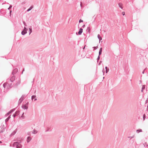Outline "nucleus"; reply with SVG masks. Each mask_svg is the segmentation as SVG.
Here are the masks:
<instances>
[{"instance_id":"26","label":"nucleus","mask_w":148,"mask_h":148,"mask_svg":"<svg viewBox=\"0 0 148 148\" xmlns=\"http://www.w3.org/2000/svg\"><path fill=\"white\" fill-rule=\"evenodd\" d=\"M23 114H24V113H23V114H22V116H21V117H23L24 116H23Z\"/></svg>"},{"instance_id":"15","label":"nucleus","mask_w":148,"mask_h":148,"mask_svg":"<svg viewBox=\"0 0 148 148\" xmlns=\"http://www.w3.org/2000/svg\"><path fill=\"white\" fill-rule=\"evenodd\" d=\"M145 118V115L144 114L143 116V120H144Z\"/></svg>"},{"instance_id":"1","label":"nucleus","mask_w":148,"mask_h":148,"mask_svg":"<svg viewBox=\"0 0 148 148\" xmlns=\"http://www.w3.org/2000/svg\"><path fill=\"white\" fill-rule=\"evenodd\" d=\"M13 145L14 147H16L17 148H21V145L17 142L14 143L13 144Z\"/></svg>"},{"instance_id":"23","label":"nucleus","mask_w":148,"mask_h":148,"mask_svg":"<svg viewBox=\"0 0 148 148\" xmlns=\"http://www.w3.org/2000/svg\"><path fill=\"white\" fill-rule=\"evenodd\" d=\"M35 131L34 130H33V133L34 134H35Z\"/></svg>"},{"instance_id":"31","label":"nucleus","mask_w":148,"mask_h":148,"mask_svg":"<svg viewBox=\"0 0 148 148\" xmlns=\"http://www.w3.org/2000/svg\"><path fill=\"white\" fill-rule=\"evenodd\" d=\"M0 132H2V130H1Z\"/></svg>"},{"instance_id":"12","label":"nucleus","mask_w":148,"mask_h":148,"mask_svg":"<svg viewBox=\"0 0 148 148\" xmlns=\"http://www.w3.org/2000/svg\"><path fill=\"white\" fill-rule=\"evenodd\" d=\"M36 97L35 96H32V99L33 100Z\"/></svg>"},{"instance_id":"3","label":"nucleus","mask_w":148,"mask_h":148,"mask_svg":"<svg viewBox=\"0 0 148 148\" xmlns=\"http://www.w3.org/2000/svg\"><path fill=\"white\" fill-rule=\"evenodd\" d=\"M26 33H27V29L26 28H25V27L24 28L22 32L21 33L22 35H24Z\"/></svg>"},{"instance_id":"35","label":"nucleus","mask_w":148,"mask_h":148,"mask_svg":"<svg viewBox=\"0 0 148 148\" xmlns=\"http://www.w3.org/2000/svg\"><path fill=\"white\" fill-rule=\"evenodd\" d=\"M147 108H148V106H147Z\"/></svg>"},{"instance_id":"7","label":"nucleus","mask_w":148,"mask_h":148,"mask_svg":"<svg viewBox=\"0 0 148 148\" xmlns=\"http://www.w3.org/2000/svg\"><path fill=\"white\" fill-rule=\"evenodd\" d=\"M102 51V48H101L100 49L99 51V55H100L101 54Z\"/></svg>"},{"instance_id":"18","label":"nucleus","mask_w":148,"mask_h":148,"mask_svg":"<svg viewBox=\"0 0 148 148\" xmlns=\"http://www.w3.org/2000/svg\"><path fill=\"white\" fill-rule=\"evenodd\" d=\"M29 30H30V33L31 32H32V31L31 29L29 28Z\"/></svg>"},{"instance_id":"16","label":"nucleus","mask_w":148,"mask_h":148,"mask_svg":"<svg viewBox=\"0 0 148 148\" xmlns=\"http://www.w3.org/2000/svg\"><path fill=\"white\" fill-rule=\"evenodd\" d=\"M109 71V69H106V73H107Z\"/></svg>"},{"instance_id":"10","label":"nucleus","mask_w":148,"mask_h":148,"mask_svg":"<svg viewBox=\"0 0 148 148\" xmlns=\"http://www.w3.org/2000/svg\"><path fill=\"white\" fill-rule=\"evenodd\" d=\"M19 111H17L16 112L15 114H16V115H17L19 114Z\"/></svg>"},{"instance_id":"33","label":"nucleus","mask_w":148,"mask_h":148,"mask_svg":"<svg viewBox=\"0 0 148 148\" xmlns=\"http://www.w3.org/2000/svg\"><path fill=\"white\" fill-rule=\"evenodd\" d=\"M11 7H10V8H11Z\"/></svg>"},{"instance_id":"29","label":"nucleus","mask_w":148,"mask_h":148,"mask_svg":"<svg viewBox=\"0 0 148 148\" xmlns=\"http://www.w3.org/2000/svg\"><path fill=\"white\" fill-rule=\"evenodd\" d=\"M36 100V99H34V100L35 101Z\"/></svg>"},{"instance_id":"9","label":"nucleus","mask_w":148,"mask_h":148,"mask_svg":"<svg viewBox=\"0 0 148 148\" xmlns=\"http://www.w3.org/2000/svg\"><path fill=\"white\" fill-rule=\"evenodd\" d=\"M33 6H31L29 9L27 10V11H29L31 10L33 8Z\"/></svg>"},{"instance_id":"17","label":"nucleus","mask_w":148,"mask_h":148,"mask_svg":"<svg viewBox=\"0 0 148 148\" xmlns=\"http://www.w3.org/2000/svg\"><path fill=\"white\" fill-rule=\"evenodd\" d=\"M83 21L81 19H80L79 20V23H81V22H82Z\"/></svg>"},{"instance_id":"6","label":"nucleus","mask_w":148,"mask_h":148,"mask_svg":"<svg viewBox=\"0 0 148 148\" xmlns=\"http://www.w3.org/2000/svg\"><path fill=\"white\" fill-rule=\"evenodd\" d=\"M97 37L99 39V43H100V40L102 39V38L99 34L98 35Z\"/></svg>"},{"instance_id":"2","label":"nucleus","mask_w":148,"mask_h":148,"mask_svg":"<svg viewBox=\"0 0 148 148\" xmlns=\"http://www.w3.org/2000/svg\"><path fill=\"white\" fill-rule=\"evenodd\" d=\"M10 86H9V84L7 83H5L3 84V86L4 88H5L6 87L9 88Z\"/></svg>"},{"instance_id":"20","label":"nucleus","mask_w":148,"mask_h":148,"mask_svg":"<svg viewBox=\"0 0 148 148\" xmlns=\"http://www.w3.org/2000/svg\"><path fill=\"white\" fill-rule=\"evenodd\" d=\"M122 14L123 15H124L125 14V13L124 12H123Z\"/></svg>"},{"instance_id":"5","label":"nucleus","mask_w":148,"mask_h":148,"mask_svg":"<svg viewBox=\"0 0 148 148\" xmlns=\"http://www.w3.org/2000/svg\"><path fill=\"white\" fill-rule=\"evenodd\" d=\"M83 32V29L82 28H80L79 32H78V34L79 35H80Z\"/></svg>"},{"instance_id":"21","label":"nucleus","mask_w":148,"mask_h":148,"mask_svg":"<svg viewBox=\"0 0 148 148\" xmlns=\"http://www.w3.org/2000/svg\"><path fill=\"white\" fill-rule=\"evenodd\" d=\"M17 116L16 115V114L15 113V114L13 115V116L14 117H15L16 116Z\"/></svg>"},{"instance_id":"19","label":"nucleus","mask_w":148,"mask_h":148,"mask_svg":"<svg viewBox=\"0 0 148 148\" xmlns=\"http://www.w3.org/2000/svg\"><path fill=\"white\" fill-rule=\"evenodd\" d=\"M93 48L94 49V50H95L97 49V47H94Z\"/></svg>"},{"instance_id":"32","label":"nucleus","mask_w":148,"mask_h":148,"mask_svg":"<svg viewBox=\"0 0 148 148\" xmlns=\"http://www.w3.org/2000/svg\"><path fill=\"white\" fill-rule=\"evenodd\" d=\"M85 48V46L84 47V49Z\"/></svg>"},{"instance_id":"34","label":"nucleus","mask_w":148,"mask_h":148,"mask_svg":"<svg viewBox=\"0 0 148 148\" xmlns=\"http://www.w3.org/2000/svg\"><path fill=\"white\" fill-rule=\"evenodd\" d=\"M11 12H12V11H10V13H11Z\"/></svg>"},{"instance_id":"8","label":"nucleus","mask_w":148,"mask_h":148,"mask_svg":"<svg viewBox=\"0 0 148 148\" xmlns=\"http://www.w3.org/2000/svg\"><path fill=\"white\" fill-rule=\"evenodd\" d=\"M31 139V138L29 137H28L27 138V142H29Z\"/></svg>"},{"instance_id":"22","label":"nucleus","mask_w":148,"mask_h":148,"mask_svg":"<svg viewBox=\"0 0 148 148\" xmlns=\"http://www.w3.org/2000/svg\"><path fill=\"white\" fill-rule=\"evenodd\" d=\"M137 131H139V132H140L142 131V130H137Z\"/></svg>"},{"instance_id":"13","label":"nucleus","mask_w":148,"mask_h":148,"mask_svg":"<svg viewBox=\"0 0 148 148\" xmlns=\"http://www.w3.org/2000/svg\"><path fill=\"white\" fill-rule=\"evenodd\" d=\"M119 6L121 8V9H122L123 8V7H122V5H121V4H119Z\"/></svg>"},{"instance_id":"24","label":"nucleus","mask_w":148,"mask_h":148,"mask_svg":"<svg viewBox=\"0 0 148 148\" xmlns=\"http://www.w3.org/2000/svg\"><path fill=\"white\" fill-rule=\"evenodd\" d=\"M11 112H9L8 113V115H9V114H10Z\"/></svg>"},{"instance_id":"28","label":"nucleus","mask_w":148,"mask_h":148,"mask_svg":"<svg viewBox=\"0 0 148 148\" xmlns=\"http://www.w3.org/2000/svg\"><path fill=\"white\" fill-rule=\"evenodd\" d=\"M98 59H99V56L98 57Z\"/></svg>"},{"instance_id":"27","label":"nucleus","mask_w":148,"mask_h":148,"mask_svg":"<svg viewBox=\"0 0 148 148\" xmlns=\"http://www.w3.org/2000/svg\"><path fill=\"white\" fill-rule=\"evenodd\" d=\"M106 68V69H108L107 68V67H106V68Z\"/></svg>"},{"instance_id":"14","label":"nucleus","mask_w":148,"mask_h":148,"mask_svg":"<svg viewBox=\"0 0 148 148\" xmlns=\"http://www.w3.org/2000/svg\"><path fill=\"white\" fill-rule=\"evenodd\" d=\"M15 79V77L14 76H13L11 78V79Z\"/></svg>"},{"instance_id":"11","label":"nucleus","mask_w":148,"mask_h":148,"mask_svg":"<svg viewBox=\"0 0 148 148\" xmlns=\"http://www.w3.org/2000/svg\"><path fill=\"white\" fill-rule=\"evenodd\" d=\"M145 85H143V87H142V90H141L142 92H143V89H145Z\"/></svg>"},{"instance_id":"25","label":"nucleus","mask_w":148,"mask_h":148,"mask_svg":"<svg viewBox=\"0 0 148 148\" xmlns=\"http://www.w3.org/2000/svg\"><path fill=\"white\" fill-rule=\"evenodd\" d=\"M10 116H9L7 119H9L10 118Z\"/></svg>"},{"instance_id":"30","label":"nucleus","mask_w":148,"mask_h":148,"mask_svg":"<svg viewBox=\"0 0 148 148\" xmlns=\"http://www.w3.org/2000/svg\"><path fill=\"white\" fill-rule=\"evenodd\" d=\"M2 143V142H1V141H0V143Z\"/></svg>"},{"instance_id":"4","label":"nucleus","mask_w":148,"mask_h":148,"mask_svg":"<svg viewBox=\"0 0 148 148\" xmlns=\"http://www.w3.org/2000/svg\"><path fill=\"white\" fill-rule=\"evenodd\" d=\"M22 108L24 109H27L28 108V106L27 105V104L22 106Z\"/></svg>"}]
</instances>
